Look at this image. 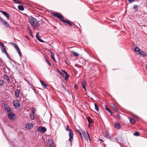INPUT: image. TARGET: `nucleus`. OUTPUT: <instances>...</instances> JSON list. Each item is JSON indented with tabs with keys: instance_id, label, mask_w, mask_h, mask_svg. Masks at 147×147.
Wrapping results in <instances>:
<instances>
[{
	"instance_id": "nucleus-1",
	"label": "nucleus",
	"mask_w": 147,
	"mask_h": 147,
	"mask_svg": "<svg viewBox=\"0 0 147 147\" xmlns=\"http://www.w3.org/2000/svg\"><path fill=\"white\" fill-rule=\"evenodd\" d=\"M28 21L34 29H38L40 26L39 22L36 18L32 17H30L28 18Z\"/></svg>"
},
{
	"instance_id": "nucleus-2",
	"label": "nucleus",
	"mask_w": 147,
	"mask_h": 147,
	"mask_svg": "<svg viewBox=\"0 0 147 147\" xmlns=\"http://www.w3.org/2000/svg\"><path fill=\"white\" fill-rule=\"evenodd\" d=\"M67 127L66 129V130L68 131H69V141L70 142L71 144H72V141L73 140L74 138V134L72 130L71 129H69V126L68 125H67Z\"/></svg>"
},
{
	"instance_id": "nucleus-3",
	"label": "nucleus",
	"mask_w": 147,
	"mask_h": 147,
	"mask_svg": "<svg viewBox=\"0 0 147 147\" xmlns=\"http://www.w3.org/2000/svg\"><path fill=\"white\" fill-rule=\"evenodd\" d=\"M79 133L82 138V137H86L87 139H88L87 138H88L89 140H91L90 135L88 132H87L86 133L85 131H79Z\"/></svg>"
},
{
	"instance_id": "nucleus-4",
	"label": "nucleus",
	"mask_w": 147,
	"mask_h": 147,
	"mask_svg": "<svg viewBox=\"0 0 147 147\" xmlns=\"http://www.w3.org/2000/svg\"><path fill=\"white\" fill-rule=\"evenodd\" d=\"M52 14L54 16L57 17L61 21L62 20H63L62 19V18H63V17L61 14L58 13H53Z\"/></svg>"
},
{
	"instance_id": "nucleus-5",
	"label": "nucleus",
	"mask_w": 147,
	"mask_h": 147,
	"mask_svg": "<svg viewBox=\"0 0 147 147\" xmlns=\"http://www.w3.org/2000/svg\"><path fill=\"white\" fill-rule=\"evenodd\" d=\"M11 43L12 45H13L14 47L16 48V49L17 50V51H18V53L19 55H20V57H21V53L20 51V49L19 48L18 45L12 42Z\"/></svg>"
},
{
	"instance_id": "nucleus-6",
	"label": "nucleus",
	"mask_w": 147,
	"mask_h": 147,
	"mask_svg": "<svg viewBox=\"0 0 147 147\" xmlns=\"http://www.w3.org/2000/svg\"><path fill=\"white\" fill-rule=\"evenodd\" d=\"M0 20L3 23V24L7 27H10V26L7 22L4 19L1 18Z\"/></svg>"
},
{
	"instance_id": "nucleus-7",
	"label": "nucleus",
	"mask_w": 147,
	"mask_h": 147,
	"mask_svg": "<svg viewBox=\"0 0 147 147\" xmlns=\"http://www.w3.org/2000/svg\"><path fill=\"white\" fill-rule=\"evenodd\" d=\"M34 126V124L31 123H28L26 125V128L27 129H31L33 128Z\"/></svg>"
},
{
	"instance_id": "nucleus-8",
	"label": "nucleus",
	"mask_w": 147,
	"mask_h": 147,
	"mask_svg": "<svg viewBox=\"0 0 147 147\" xmlns=\"http://www.w3.org/2000/svg\"><path fill=\"white\" fill-rule=\"evenodd\" d=\"M38 130L41 132H45L47 131V129L45 127L40 126L38 128Z\"/></svg>"
},
{
	"instance_id": "nucleus-9",
	"label": "nucleus",
	"mask_w": 147,
	"mask_h": 147,
	"mask_svg": "<svg viewBox=\"0 0 147 147\" xmlns=\"http://www.w3.org/2000/svg\"><path fill=\"white\" fill-rule=\"evenodd\" d=\"M8 117L11 119H13L15 117V115L14 113H11L8 115Z\"/></svg>"
},
{
	"instance_id": "nucleus-10",
	"label": "nucleus",
	"mask_w": 147,
	"mask_h": 147,
	"mask_svg": "<svg viewBox=\"0 0 147 147\" xmlns=\"http://www.w3.org/2000/svg\"><path fill=\"white\" fill-rule=\"evenodd\" d=\"M13 105L15 107H19L20 105L19 101L18 100H16L14 101Z\"/></svg>"
},
{
	"instance_id": "nucleus-11",
	"label": "nucleus",
	"mask_w": 147,
	"mask_h": 147,
	"mask_svg": "<svg viewBox=\"0 0 147 147\" xmlns=\"http://www.w3.org/2000/svg\"><path fill=\"white\" fill-rule=\"evenodd\" d=\"M62 21L64 22H66L70 26H72V25H73L74 26V24L72 22L68 20L67 21L66 20H62Z\"/></svg>"
},
{
	"instance_id": "nucleus-12",
	"label": "nucleus",
	"mask_w": 147,
	"mask_h": 147,
	"mask_svg": "<svg viewBox=\"0 0 147 147\" xmlns=\"http://www.w3.org/2000/svg\"><path fill=\"white\" fill-rule=\"evenodd\" d=\"M0 12L2 13L9 20L10 16L9 14L5 11L1 10Z\"/></svg>"
},
{
	"instance_id": "nucleus-13",
	"label": "nucleus",
	"mask_w": 147,
	"mask_h": 147,
	"mask_svg": "<svg viewBox=\"0 0 147 147\" xmlns=\"http://www.w3.org/2000/svg\"><path fill=\"white\" fill-rule=\"evenodd\" d=\"M61 71H62L63 72L66 74V76L65 77V80L67 81L68 79L69 76V74H68L66 71L63 70H62Z\"/></svg>"
},
{
	"instance_id": "nucleus-14",
	"label": "nucleus",
	"mask_w": 147,
	"mask_h": 147,
	"mask_svg": "<svg viewBox=\"0 0 147 147\" xmlns=\"http://www.w3.org/2000/svg\"><path fill=\"white\" fill-rule=\"evenodd\" d=\"M114 127L117 129H119L120 128L121 126L119 123H117L115 124Z\"/></svg>"
},
{
	"instance_id": "nucleus-15",
	"label": "nucleus",
	"mask_w": 147,
	"mask_h": 147,
	"mask_svg": "<svg viewBox=\"0 0 147 147\" xmlns=\"http://www.w3.org/2000/svg\"><path fill=\"white\" fill-rule=\"evenodd\" d=\"M138 54L141 55L143 57H145L146 56V53L143 51H140Z\"/></svg>"
},
{
	"instance_id": "nucleus-16",
	"label": "nucleus",
	"mask_w": 147,
	"mask_h": 147,
	"mask_svg": "<svg viewBox=\"0 0 147 147\" xmlns=\"http://www.w3.org/2000/svg\"><path fill=\"white\" fill-rule=\"evenodd\" d=\"M15 93L16 97L17 98L19 97L20 92L18 89H17L15 91Z\"/></svg>"
},
{
	"instance_id": "nucleus-17",
	"label": "nucleus",
	"mask_w": 147,
	"mask_h": 147,
	"mask_svg": "<svg viewBox=\"0 0 147 147\" xmlns=\"http://www.w3.org/2000/svg\"><path fill=\"white\" fill-rule=\"evenodd\" d=\"M4 79L7 81V82L9 83L10 81V80L9 79V78L8 77V76L6 75H4Z\"/></svg>"
},
{
	"instance_id": "nucleus-18",
	"label": "nucleus",
	"mask_w": 147,
	"mask_h": 147,
	"mask_svg": "<svg viewBox=\"0 0 147 147\" xmlns=\"http://www.w3.org/2000/svg\"><path fill=\"white\" fill-rule=\"evenodd\" d=\"M86 82L85 81L83 82L82 83V87L85 90H86Z\"/></svg>"
},
{
	"instance_id": "nucleus-19",
	"label": "nucleus",
	"mask_w": 147,
	"mask_h": 147,
	"mask_svg": "<svg viewBox=\"0 0 147 147\" xmlns=\"http://www.w3.org/2000/svg\"><path fill=\"white\" fill-rule=\"evenodd\" d=\"M1 49L2 52L3 53H5V51H6L4 45H2V46L0 48Z\"/></svg>"
},
{
	"instance_id": "nucleus-20",
	"label": "nucleus",
	"mask_w": 147,
	"mask_h": 147,
	"mask_svg": "<svg viewBox=\"0 0 147 147\" xmlns=\"http://www.w3.org/2000/svg\"><path fill=\"white\" fill-rule=\"evenodd\" d=\"M40 82L42 85L44 86L45 88H46L47 87V85L45 84L44 81L42 80H40Z\"/></svg>"
},
{
	"instance_id": "nucleus-21",
	"label": "nucleus",
	"mask_w": 147,
	"mask_h": 147,
	"mask_svg": "<svg viewBox=\"0 0 147 147\" xmlns=\"http://www.w3.org/2000/svg\"><path fill=\"white\" fill-rule=\"evenodd\" d=\"M36 37L37 39L40 42H44V41L43 40L40 38L39 36H38V33L36 34Z\"/></svg>"
},
{
	"instance_id": "nucleus-22",
	"label": "nucleus",
	"mask_w": 147,
	"mask_h": 147,
	"mask_svg": "<svg viewBox=\"0 0 147 147\" xmlns=\"http://www.w3.org/2000/svg\"><path fill=\"white\" fill-rule=\"evenodd\" d=\"M104 136L107 138L109 139L110 140H111V136L108 134H105Z\"/></svg>"
},
{
	"instance_id": "nucleus-23",
	"label": "nucleus",
	"mask_w": 147,
	"mask_h": 147,
	"mask_svg": "<svg viewBox=\"0 0 147 147\" xmlns=\"http://www.w3.org/2000/svg\"><path fill=\"white\" fill-rule=\"evenodd\" d=\"M5 110L8 113H9L11 112V108L8 107H5L4 108Z\"/></svg>"
},
{
	"instance_id": "nucleus-24",
	"label": "nucleus",
	"mask_w": 147,
	"mask_h": 147,
	"mask_svg": "<svg viewBox=\"0 0 147 147\" xmlns=\"http://www.w3.org/2000/svg\"><path fill=\"white\" fill-rule=\"evenodd\" d=\"M47 144L49 145L53 144V143L52 140L50 139H49L48 140Z\"/></svg>"
},
{
	"instance_id": "nucleus-25",
	"label": "nucleus",
	"mask_w": 147,
	"mask_h": 147,
	"mask_svg": "<svg viewBox=\"0 0 147 147\" xmlns=\"http://www.w3.org/2000/svg\"><path fill=\"white\" fill-rule=\"evenodd\" d=\"M18 9L21 11H23L24 10V7L22 5H18Z\"/></svg>"
},
{
	"instance_id": "nucleus-26",
	"label": "nucleus",
	"mask_w": 147,
	"mask_h": 147,
	"mask_svg": "<svg viewBox=\"0 0 147 147\" xmlns=\"http://www.w3.org/2000/svg\"><path fill=\"white\" fill-rule=\"evenodd\" d=\"M51 57L52 59L55 61H56L55 59V58L53 52H51Z\"/></svg>"
},
{
	"instance_id": "nucleus-27",
	"label": "nucleus",
	"mask_w": 147,
	"mask_h": 147,
	"mask_svg": "<svg viewBox=\"0 0 147 147\" xmlns=\"http://www.w3.org/2000/svg\"><path fill=\"white\" fill-rule=\"evenodd\" d=\"M129 120L131 123L134 124L136 122L134 119L131 118H129Z\"/></svg>"
},
{
	"instance_id": "nucleus-28",
	"label": "nucleus",
	"mask_w": 147,
	"mask_h": 147,
	"mask_svg": "<svg viewBox=\"0 0 147 147\" xmlns=\"http://www.w3.org/2000/svg\"><path fill=\"white\" fill-rule=\"evenodd\" d=\"M71 52L73 55L75 56L78 57L79 56V54L74 51H72Z\"/></svg>"
},
{
	"instance_id": "nucleus-29",
	"label": "nucleus",
	"mask_w": 147,
	"mask_h": 147,
	"mask_svg": "<svg viewBox=\"0 0 147 147\" xmlns=\"http://www.w3.org/2000/svg\"><path fill=\"white\" fill-rule=\"evenodd\" d=\"M87 120L89 123H92L93 122V120H92L90 117H88L87 118Z\"/></svg>"
},
{
	"instance_id": "nucleus-30",
	"label": "nucleus",
	"mask_w": 147,
	"mask_h": 147,
	"mask_svg": "<svg viewBox=\"0 0 147 147\" xmlns=\"http://www.w3.org/2000/svg\"><path fill=\"white\" fill-rule=\"evenodd\" d=\"M134 49V51L136 52H139L140 51V49L137 47H135Z\"/></svg>"
},
{
	"instance_id": "nucleus-31",
	"label": "nucleus",
	"mask_w": 147,
	"mask_h": 147,
	"mask_svg": "<svg viewBox=\"0 0 147 147\" xmlns=\"http://www.w3.org/2000/svg\"><path fill=\"white\" fill-rule=\"evenodd\" d=\"M133 8L136 11H137L138 9V5H134L133 6Z\"/></svg>"
},
{
	"instance_id": "nucleus-32",
	"label": "nucleus",
	"mask_w": 147,
	"mask_h": 147,
	"mask_svg": "<svg viewBox=\"0 0 147 147\" xmlns=\"http://www.w3.org/2000/svg\"><path fill=\"white\" fill-rule=\"evenodd\" d=\"M95 109L97 111H98L99 110V108L98 107L97 104L96 103L94 104Z\"/></svg>"
},
{
	"instance_id": "nucleus-33",
	"label": "nucleus",
	"mask_w": 147,
	"mask_h": 147,
	"mask_svg": "<svg viewBox=\"0 0 147 147\" xmlns=\"http://www.w3.org/2000/svg\"><path fill=\"white\" fill-rule=\"evenodd\" d=\"M134 135L136 136H139V133L138 131H136L135 133H134Z\"/></svg>"
},
{
	"instance_id": "nucleus-34",
	"label": "nucleus",
	"mask_w": 147,
	"mask_h": 147,
	"mask_svg": "<svg viewBox=\"0 0 147 147\" xmlns=\"http://www.w3.org/2000/svg\"><path fill=\"white\" fill-rule=\"evenodd\" d=\"M58 71L60 74L61 76H64V74L63 73L60 71L59 70H58Z\"/></svg>"
},
{
	"instance_id": "nucleus-35",
	"label": "nucleus",
	"mask_w": 147,
	"mask_h": 147,
	"mask_svg": "<svg viewBox=\"0 0 147 147\" xmlns=\"http://www.w3.org/2000/svg\"><path fill=\"white\" fill-rule=\"evenodd\" d=\"M112 105H113L114 106L113 107L115 109V111H117L118 109H117V108L116 107H115V105L114 104H113Z\"/></svg>"
},
{
	"instance_id": "nucleus-36",
	"label": "nucleus",
	"mask_w": 147,
	"mask_h": 147,
	"mask_svg": "<svg viewBox=\"0 0 147 147\" xmlns=\"http://www.w3.org/2000/svg\"><path fill=\"white\" fill-rule=\"evenodd\" d=\"M45 59H46V61L47 62V63H48L49 65V66H51V64L50 63V62H49V61L45 57Z\"/></svg>"
},
{
	"instance_id": "nucleus-37",
	"label": "nucleus",
	"mask_w": 147,
	"mask_h": 147,
	"mask_svg": "<svg viewBox=\"0 0 147 147\" xmlns=\"http://www.w3.org/2000/svg\"><path fill=\"white\" fill-rule=\"evenodd\" d=\"M4 83L3 81L2 80H0V85H2Z\"/></svg>"
},
{
	"instance_id": "nucleus-38",
	"label": "nucleus",
	"mask_w": 147,
	"mask_h": 147,
	"mask_svg": "<svg viewBox=\"0 0 147 147\" xmlns=\"http://www.w3.org/2000/svg\"><path fill=\"white\" fill-rule=\"evenodd\" d=\"M105 107H106V109L108 111L111 113V111L109 110V109L106 106Z\"/></svg>"
},
{
	"instance_id": "nucleus-39",
	"label": "nucleus",
	"mask_w": 147,
	"mask_h": 147,
	"mask_svg": "<svg viewBox=\"0 0 147 147\" xmlns=\"http://www.w3.org/2000/svg\"><path fill=\"white\" fill-rule=\"evenodd\" d=\"M5 54L7 56V57L8 58H9V54H8V53H7V52L6 51H5Z\"/></svg>"
},
{
	"instance_id": "nucleus-40",
	"label": "nucleus",
	"mask_w": 147,
	"mask_h": 147,
	"mask_svg": "<svg viewBox=\"0 0 147 147\" xmlns=\"http://www.w3.org/2000/svg\"><path fill=\"white\" fill-rule=\"evenodd\" d=\"M135 0H128V1L130 3H131L135 1Z\"/></svg>"
},
{
	"instance_id": "nucleus-41",
	"label": "nucleus",
	"mask_w": 147,
	"mask_h": 147,
	"mask_svg": "<svg viewBox=\"0 0 147 147\" xmlns=\"http://www.w3.org/2000/svg\"><path fill=\"white\" fill-rule=\"evenodd\" d=\"M16 3L18 4H21V2L17 0V2H16Z\"/></svg>"
},
{
	"instance_id": "nucleus-42",
	"label": "nucleus",
	"mask_w": 147,
	"mask_h": 147,
	"mask_svg": "<svg viewBox=\"0 0 147 147\" xmlns=\"http://www.w3.org/2000/svg\"><path fill=\"white\" fill-rule=\"evenodd\" d=\"M29 30V32H28L29 34H30L31 36H32V32H31V30L30 29Z\"/></svg>"
},
{
	"instance_id": "nucleus-43",
	"label": "nucleus",
	"mask_w": 147,
	"mask_h": 147,
	"mask_svg": "<svg viewBox=\"0 0 147 147\" xmlns=\"http://www.w3.org/2000/svg\"><path fill=\"white\" fill-rule=\"evenodd\" d=\"M32 112L33 113V114L34 113V109H32Z\"/></svg>"
},
{
	"instance_id": "nucleus-44",
	"label": "nucleus",
	"mask_w": 147,
	"mask_h": 147,
	"mask_svg": "<svg viewBox=\"0 0 147 147\" xmlns=\"http://www.w3.org/2000/svg\"><path fill=\"white\" fill-rule=\"evenodd\" d=\"M2 45H3V44H2L0 42V48H1V47L2 46Z\"/></svg>"
},
{
	"instance_id": "nucleus-45",
	"label": "nucleus",
	"mask_w": 147,
	"mask_h": 147,
	"mask_svg": "<svg viewBox=\"0 0 147 147\" xmlns=\"http://www.w3.org/2000/svg\"><path fill=\"white\" fill-rule=\"evenodd\" d=\"M49 147H53V144L49 145Z\"/></svg>"
},
{
	"instance_id": "nucleus-46",
	"label": "nucleus",
	"mask_w": 147,
	"mask_h": 147,
	"mask_svg": "<svg viewBox=\"0 0 147 147\" xmlns=\"http://www.w3.org/2000/svg\"><path fill=\"white\" fill-rule=\"evenodd\" d=\"M62 86L63 88L64 89V90H66L65 88V87L63 85H62Z\"/></svg>"
},
{
	"instance_id": "nucleus-47",
	"label": "nucleus",
	"mask_w": 147,
	"mask_h": 147,
	"mask_svg": "<svg viewBox=\"0 0 147 147\" xmlns=\"http://www.w3.org/2000/svg\"><path fill=\"white\" fill-rule=\"evenodd\" d=\"M99 140L101 142H103V140L102 139H100Z\"/></svg>"
},
{
	"instance_id": "nucleus-48",
	"label": "nucleus",
	"mask_w": 147,
	"mask_h": 147,
	"mask_svg": "<svg viewBox=\"0 0 147 147\" xmlns=\"http://www.w3.org/2000/svg\"><path fill=\"white\" fill-rule=\"evenodd\" d=\"M75 89H77V86L75 85Z\"/></svg>"
},
{
	"instance_id": "nucleus-49",
	"label": "nucleus",
	"mask_w": 147,
	"mask_h": 147,
	"mask_svg": "<svg viewBox=\"0 0 147 147\" xmlns=\"http://www.w3.org/2000/svg\"><path fill=\"white\" fill-rule=\"evenodd\" d=\"M13 1L15 2V3H16V2H17V0H13Z\"/></svg>"
},
{
	"instance_id": "nucleus-50",
	"label": "nucleus",
	"mask_w": 147,
	"mask_h": 147,
	"mask_svg": "<svg viewBox=\"0 0 147 147\" xmlns=\"http://www.w3.org/2000/svg\"><path fill=\"white\" fill-rule=\"evenodd\" d=\"M32 115L33 118H34V115H31V117H32Z\"/></svg>"
},
{
	"instance_id": "nucleus-51",
	"label": "nucleus",
	"mask_w": 147,
	"mask_h": 147,
	"mask_svg": "<svg viewBox=\"0 0 147 147\" xmlns=\"http://www.w3.org/2000/svg\"><path fill=\"white\" fill-rule=\"evenodd\" d=\"M76 131L78 132L79 133V131H79V130H76Z\"/></svg>"
},
{
	"instance_id": "nucleus-52",
	"label": "nucleus",
	"mask_w": 147,
	"mask_h": 147,
	"mask_svg": "<svg viewBox=\"0 0 147 147\" xmlns=\"http://www.w3.org/2000/svg\"><path fill=\"white\" fill-rule=\"evenodd\" d=\"M90 123H89L88 125V126L89 127H90Z\"/></svg>"
},
{
	"instance_id": "nucleus-53",
	"label": "nucleus",
	"mask_w": 147,
	"mask_h": 147,
	"mask_svg": "<svg viewBox=\"0 0 147 147\" xmlns=\"http://www.w3.org/2000/svg\"><path fill=\"white\" fill-rule=\"evenodd\" d=\"M146 69H147V64L146 65Z\"/></svg>"
},
{
	"instance_id": "nucleus-54",
	"label": "nucleus",
	"mask_w": 147,
	"mask_h": 147,
	"mask_svg": "<svg viewBox=\"0 0 147 147\" xmlns=\"http://www.w3.org/2000/svg\"><path fill=\"white\" fill-rule=\"evenodd\" d=\"M25 36L26 37V38H28L27 36Z\"/></svg>"
}]
</instances>
